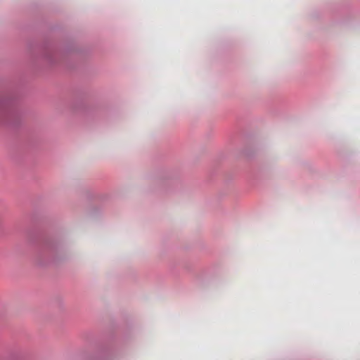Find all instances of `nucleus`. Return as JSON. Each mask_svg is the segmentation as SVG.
<instances>
[{
	"label": "nucleus",
	"mask_w": 360,
	"mask_h": 360,
	"mask_svg": "<svg viewBox=\"0 0 360 360\" xmlns=\"http://www.w3.org/2000/svg\"><path fill=\"white\" fill-rule=\"evenodd\" d=\"M8 114V108L4 103H0V120L6 117Z\"/></svg>",
	"instance_id": "1"
}]
</instances>
